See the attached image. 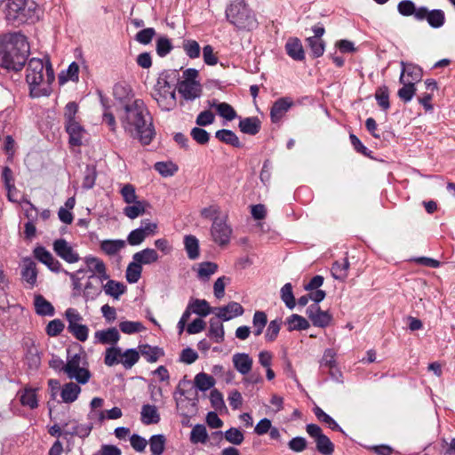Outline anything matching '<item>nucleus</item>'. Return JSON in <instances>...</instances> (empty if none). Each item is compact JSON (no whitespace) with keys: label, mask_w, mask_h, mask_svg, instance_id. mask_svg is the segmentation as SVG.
<instances>
[{"label":"nucleus","mask_w":455,"mask_h":455,"mask_svg":"<svg viewBox=\"0 0 455 455\" xmlns=\"http://www.w3.org/2000/svg\"><path fill=\"white\" fill-rule=\"evenodd\" d=\"M124 129L132 137L138 138L144 145H148L155 130L149 113L141 100H135L124 107V114L121 116Z\"/></svg>","instance_id":"f257e3e1"},{"label":"nucleus","mask_w":455,"mask_h":455,"mask_svg":"<svg viewBox=\"0 0 455 455\" xmlns=\"http://www.w3.org/2000/svg\"><path fill=\"white\" fill-rule=\"evenodd\" d=\"M29 50L26 36L20 33L0 36V66L8 70H20L25 65Z\"/></svg>","instance_id":"f03ea898"},{"label":"nucleus","mask_w":455,"mask_h":455,"mask_svg":"<svg viewBox=\"0 0 455 455\" xmlns=\"http://www.w3.org/2000/svg\"><path fill=\"white\" fill-rule=\"evenodd\" d=\"M54 80V72L49 60L44 63L39 58H32L26 69V81L32 97H41L48 92L50 84Z\"/></svg>","instance_id":"7ed1b4c3"},{"label":"nucleus","mask_w":455,"mask_h":455,"mask_svg":"<svg viewBox=\"0 0 455 455\" xmlns=\"http://www.w3.org/2000/svg\"><path fill=\"white\" fill-rule=\"evenodd\" d=\"M177 70H167L162 72L154 86L152 97L158 106L165 111L173 109L176 106V94L173 83L178 80Z\"/></svg>","instance_id":"20e7f679"},{"label":"nucleus","mask_w":455,"mask_h":455,"mask_svg":"<svg viewBox=\"0 0 455 455\" xmlns=\"http://www.w3.org/2000/svg\"><path fill=\"white\" fill-rule=\"evenodd\" d=\"M226 17L238 30L251 31L258 28L256 15L244 0H235L226 9Z\"/></svg>","instance_id":"39448f33"},{"label":"nucleus","mask_w":455,"mask_h":455,"mask_svg":"<svg viewBox=\"0 0 455 455\" xmlns=\"http://www.w3.org/2000/svg\"><path fill=\"white\" fill-rule=\"evenodd\" d=\"M65 373L70 379H75L80 385L89 382L92 373L89 370V363L86 353L80 349L77 353L68 350Z\"/></svg>","instance_id":"423d86ee"},{"label":"nucleus","mask_w":455,"mask_h":455,"mask_svg":"<svg viewBox=\"0 0 455 455\" xmlns=\"http://www.w3.org/2000/svg\"><path fill=\"white\" fill-rule=\"evenodd\" d=\"M5 3L4 12L7 20L11 22L24 23L33 20L36 10V4L33 0H0Z\"/></svg>","instance_id":"0eeeda50"},{"label":"nucleus","mask_w":455,"mask_h":455,"mask_svg":"<svg viewBox=\"0 0 455 455\" xmlns=\"http://www.w3.org/2000/svg\"><path fill=\"white\" fill-rule=\"evenodd\" d=\"M65 317L68 321V331L77 340L84 342L88 339L89 328L83 324V316L73 307H69L65 311Z\"/></svg>","instance_id":"6e6552de"},{"label":"nucleus","mask_w":455,"mask_h":455,"mask_svg":"<svg viewBox=\"0 0 455 455\" xmlns=\"http://www.w3.org/2000/svg\"><path fill=\"white\" fill-rule=\"evenodd\" d=\"M307 433L315 440L316 450L322 455H331L334 451V444L331 439L323 433L322 428L316 424H308L306 427Z\"/></svg>","instance_id":"1a4fd4ad"},{"label":"nucleus","mask_w":455,"mask_h":455,"mask_svg":"<svg viewBox=\"0 0 455 455\" xmlns=\"http://www.w3.org/2000/svg\"><path fill=\"white\" fill-rule=\"evenodd\" d=\"M228 215L223 214L221 218H215L213 220L211 235L212 240L220 246L227 245L232 235V228L227 223Z\"/></svg>","instance_id":"9d476101"},{"label":"nucleus","mask_w":455,"mask_h":455,"mask_svg":"<svg viewBox=\"0 0 455 455\" xmlns=\"http://www.w3.org/2000/svg\"><path fill=\"white\" fill-rule=\"evenodd\" d=\"M55 253L66 262L72 264L79 261L80 256L71 244L63 238L57 239L52 243Z\"/></svg>","instance_id":"9b49d317"},{"label":"nucleus","mask_w":455,"mask_h":455,"mask_svg":"<svg viewBox=\"0 0 455 455\" xmlns=\"http://www.w3.org/2000/svg\"><path fill=\"white\" fill-rule=\"evenodd\" d=\"M416 20H427V23L434 28H441L445 21V14L442 10L435 9L429 11L427 7H419L416 13Z\"/></svg>","instance_id":"f8f14e48"},{"label":"nucleus","mask_w":455,"mask_h":455,"mask_svg":"<svg viewBox=\"0 0 455 455\" xmlns=\"http://www.w3.org/2000/svg\"><path fill=\"white\" fill-rule=\"evenodd\" d=\"M84 262L88 267V270L92 272L89 276L90 280L98 279L102 284L104 281L109 278L107 273L105 263L99 258L89 256L84 258Z\"/></svg>","instance_id":"ddd939ff"},{"label":"nucleus","mask_w":455,"mask_h":455,"mask_svg":"<svg viewBox=\"0 0 455 455\" xmlns=\"http://www.w3.org/2000/svg\"><path fill=\"white\" fill-rule=\"evenodd\" d=\"M33 256L54 273H60L63 270L61 263L44 246L35 247Z\"/></svg>","instance_id":"4468645a"},{"label":"nucleus","mask_w":455,"mask_h":455,"mask_svg":"<svg viewBox=\"0 0 455 455\" xmlns=\"http://www.w3.org/2000/svg\"><path fill=\"white\" fill-rule=\"evenodd\" d=\"M243 312V307L238 302L235 301H231L224 307H213V314L222 321H229L242 315Z\"/></svg>","instance_id":"2eb2a0df"},{"label":"nucleus","mask_w":455,"mask_h":455,"mask_svg":"<svg viewBox=\"0 0 455 455\" xmlns=\"http://www.w3.org/2000/svg\"><path fill=\"white\" fill-rule=\"evenodd\" d=\"M37 267L36 262L31 258H24L21 262V278L30 288L36 284Z\"/></svg>","instance_id":"dca6fc26"},{"label":"nucleus","mask_w":455,"mask_h":455,"mask_svg":"<svg viewBox=\"0 0 455 455\" xmlns=\"http://www.w3.org/2000/svg\"><path fill=\"white\" fill-rule=\"evenodd\" d=\"M292 106L293 100L289 97H283L275 100L270 110L271 121L278 123Z\"/></svg>","instance_id":"f3484780"},{"label":"nucleus","mask_w":455,"mask_h":455,"mask_svg":"<svg viewBox=\"0 0 455 455\" xmlns=\"http://www.w3.org/2000/svg\"><path fill=\"white\" fill-rule=\"evenodd\" d=\"M92 429V424H79L75 420H70L64 426L63 433L69 435H77L80 438L87 437Z\"/></svg>","instance_id":"a211bd4d"},{"label":"nucleus","mask_w":455,"mask_h":455,"mask_svg":"<svg viewBox=\"0 0 455 455\" xmlns=\"http://www.w3.org/2000/svg\"><path fill=\"white\" fill-rule=\"evenodd\" d=\"M178 92L186 100H194L199 98L202 92V87L199 83L180 82Z\"/></svg>","instance_id":"6ab92c4d"},{"label":"nucleus","mask_w":455,"mask_h":455,"mask_svg":"<svg viewBox=\"0 0 455 455\" xmlns=\"http://www.w3.org/2000/svg\"><path fill=\"white\" fill-rule=\"evenodd\" d=\"M235 369L242 375H247L252 368L253 360L245 353H236L232 357Z\"/></svg>","instance_id":"aec40b11"},{"label":"nucleus","mask_w":455,"mask_h":455,"mask_svg":"<svg viewBox=\"0 0 455 455\" xmlns=\"http://www.w3.org/2000/svg\"><path fill=\"white\" fill-rule=\"evenodd\" d=\"M285 51L289 57L297 61L305 59V52L300 40L297 37L289 38L285 44Z\"/></svg>","instance_id":"412c9836"},{"label":"nucleus","mask_w":455,"mask_h":455,"mask_svg":"<svg viewBox=\"0 0 455 455\" xmlns=\"http://www.w3.org/2000/svg\"><path fill=\"white\" fill-rule=\"evenodd\" d=\"M95 341L100 344L116 345L120 339V334L115 327L107 330L97 331L94 333Z\"/></svg>","instance_id":"4be33fe9"},{"label":"nucleus","mask_w":455,"mask_h":455,"mask_svg":"<svg viewBox=\"0 0 455 455\" xmlns=\"http://www.w3.org/2000/svg\"><path fill=\"white\" fill-rule=\"evenodd\" d=\"M34 307L36 313L42 316H52L55 314V309L52 304L45 299L41 294H36L34 297Z\"/></svg>","instance_id":"5701e85b"},{"label":"nucleus","mask_w":455,"mask_h":455,"mask_svg":"<svg viewBox=\"0 0 455 455\" xmlns=\"http://www.w3.org/2000/svg\"><path fill=\"white\" fill-rule=\"evenodd\" d=\"M221 319L218 316L210 319V327L208 331V337L212 339L216 343H221L224 340L225 331Z\"/></svg>","instance_id":"b1692460"},{"label":"nucleus","mask_w":455,"mask_h":455,"mask_svg":"<svg viewBox=\"0 0 455 455\" xmlns=\"http://www.w3.org/2000/svg\"><path fill=\"white\" fill-rule=\"evenodd\" d=\"M66 131L69 135V143L72 146H80L84 134V129L78 121L66 124Z\"/></svg>","instance_id":"393cba45"},{"label":"nucleus","mask_w":455,"mask_h":455,"mask_svg":"<svg viewBox=\"0 0 455 455\" xmlns=\"http://www.w3.org/2000/svg\"><path fill=\"white\" fill-rule=\"evenodd\" d=\"M80 393L81 387L79 384L71 381L63 385L60 396L64 403H71L77 399Z\"/></svg>","instance_id":"a878e982"},{"label":"nucleus","mask_w":455,"mask_h":455,"mask_svg":"<svg viewBox=\"0 0 455 455\" xmlns=\"http://www.w3.org/2000/svg\"><path fill=\"white\" fill-rule=\"evenodd\" d=\"M401 74H403L408 82L416 84L421 80L422 69L419 66L411 63L406 64L404 61H401Z\"/></svg>","instance_id":"bb28decb"},{"label":"nucleus","mask_w":455,"mask_h":455,"mask_svg":"<svg viewBox=\"0 0 455 455\" xmlns=\"http://www.w3.org/2000/svg\"><path fill=\"white\" fill-rule=\"evenodd\" d=\"M208 103L211 108H216L218 114L221 117L227 119L228 121L234 120L237 116L234 108L227 102H219L217 100H213Z\"/></svg>","instance_id":"cd10ccee"},{"label":"nucleus","mask_w":455,"mask_h":455,"mask_svg":"<svg viewBox=\"0 0 455 455\" xmlns=\"http://www.w3.org/2000/svg\"><path fill=\"white\" fill-rule=\"evenodd\" d=\"M132 259L137 260L141 266L149 265L159 259L157 251L151 248H146L133 254Z\"/></svg>","instance_id":"c85d7f7f"},{"label":"nucleus","mask_w":455,"mask_h":455,"mask_svg":"<svg viewBox=\"0 0 455 455\" xmlns=\"http://www.w3.org/2000/svg\"><path fill=\"white\" fill-rule=\"evenodd\" d=\"M399 82L403 86L398 90L397 95L403 101L409 102L416 92L415 84L408 82L403 74L400 75Z\"/></svg>","instance_id":"c756f323"},{"label":"nucleus","mask_w":455,"mask_h":455,"mask_svg":"<svg viewBox=\"0 0 455 455\" xmlns=\"http://www.w3.org/2000/svg\"><path fill=\"white\" fill-rule=\"evenodd\" d=\"M240 131L245 134L255 135L260 130V121L258 117H246L239 122Z\"/></svg>","instance_id":"7c9ffc66"},{"label":"nucleus","mask_w":455,"mask_h":455,"mask_svg":"<svg viewBox=\"0 0 455 455\" xmlns=\"http://www.w3.org/2000/svg\"><path fill=\"white\" fill-rule=\"evenodd\" d=\"M140 414L141 421L146 425L156 424L160 421V415L155 405H143Z\"/></svg>","instance_id":"2f4dec72"},{"label":"nucleus","mask_w":455,"mask_h":455,"mask_svg":"<svg viewBox=\"0 0 455 455\" xmlns=\"http://www.w3.org/2000/svg\"><path fill=\"white\" fill-rule=\"evenodd\" d=\"M140 359V352L134 348L121 350L120 363L125 369L132 368Z\"/></svg>","instance_id":"473e14b6"},{"label":"nucleus","mask_w":455,"mask_h":455,"mask_svg":"<svg viewBox=\"0 0 455 455\" xmlns=\"http://www.w3.org/2000/svg\"><path fill=\"white\" fill-rule=\"evenodd\" d=\"M102 289L108 296L118 299L119 297L125 292V285L122 283L108 279L107 283L102 285Z\"/></svg>","instance_id":"72a5a7b5"},{"label":"nucleus","mask_w":455,"mask_h":455,"mask_svg":"<svg viewBox=\"0 0 455 455\" xmlns=\"http://www.w3.org/2000/svg\"><path fill=\"white\" fill-rule=\"evenodd\" d=\"M215 137L221 142L231 145L235 148H241L242 143L236 134L231 130H219L215 133Z\"/></svg>","instance_id":"f704fd0d"},{"label":"nucleus","mask_w":455,"mask_h":455,"mask_svg":"<svg viewBox=\"0 0 455 455\" xmlns=\"http://www.w3.org/2000/svg\"><path fill=\"white\" fill-rule=\"evenodd\" d=\"M148 204L146 201H138L124 208V214L131 220H134L146 212Z\"/></svg>","instance_id":"c9c22d12"},{"label":"nucleus","mask_w":455,"mask_h":455,"mask_svg":"<svg viewBox=\"0 0 455 455\" xmlns=\"http://www.w3.org/2000/svg\"><path fill=\"white\" fill-rule=\"evenodd\" d=\"M140 355H141L148 362L155 363L158 358L164 355V352L157 347L149 345H141L139 347Z\"/></svg>","instance_id":"e433bc0d"},{"label":"nucleus","mask_w":455,"mask_h":455,"mask_svg":"<svg viewBox=\"0 0 455 455\" xmlns=\"http://www.w3.org/2000/svg\"><path fill=\"white\" fill-rule=\"evenodd\" d=\"M148 444L152 455H162L165 449L166 438L164 435H152Z\"/></svg>","instance_id":"4c0bfd02"},{"label":"nucleus","mask_w":455,"mask_h":455,"mask_svg":"<svg viewBox=\"0 0 455 455\" xmlns=\"http://www.w3.org/2000/svg\"><path fill=\"white\" fill-rule=\"evenodd\" d=\"M125 246L124 240H104L100 243V249L108 255L114 256Z\"/></svg>","instance_id":"58836bf2"},{"label":"nucleus","mask_w":455,"mask_h":455,"mask_svg":"<svg viewBox=\"0 0 455 455\" xmlns=\"http://www.w3.org/2000/svg\"><path fill=\"white\" fill-rule=\"evenodd\" d=\"M142 273V266L137 261L132 259V262L128 264L125 272V277L128 283H137Z\"/></svg>","instance_id":"ea45409f"},{"label":"nucleus","mask_w":455,"mask_h":455,"mask_svg":"<svg viewBox=\"0 0 455 455\" xmlns=\"http://www.w3.org/2000/svg\"><path fill=\"white\" fill-rule=\"evenodd\" d=\"M184 244L188 253V257L190 259H196L199 257L198 239L192 235H186L184 238Z\"/></svg>","instance_id":"a19ab883"},{"label":"nucleus","mask_w":455,"mask_h":455,"mask_svg":"<svg viewBox=\"0 0 455 455\" xmlns=\"http://www.w3.org/2000/svg\"><path fill=\"white\" fill-rule=\"evenodd\" d=\"M288 326V331H302L307 330L309 327L308 321L301 315L297 314L291 315L289 318H287L286 323Z\"/></svg>","instance_id":"79ce46f5"},{"label":"nucleus","mask_w":455,"mask_h":455,"mask_svg":"<svg viewBox=\"0 0 455 455\" xmlns=\"http://www.w3.org/2000/svg\"><path fill=\"white\" fill-rule=\"evenodd\" d=\"M195 386L201 391L211 389L215 385V379L212 376L204 372L196 375L194 379Z\"/></svg>","instance_id":"37998d69"},{"label":"nucleus","mask_w":455,"mask_h":455,"mask_svg":"<svg viewBox=\"0 0 455 455\" xmlns=\"http://www.w3.org/2000/svg\"><path fill=\"white\" fill-rule=\"evenodd\" d=\"M193 313L200 315L206 316L209 314H213V307H211L205 299H194L188 304Z\"/></svg>","instance_id":"c03bdc74"},{"label":"nucleus","mask_w":455,"mask_h":455,"mask_svg":"<svg viewBox=\"0 0 455 455\" xmlns=\"http://www.w3.org/2000/svg\"><path fill=\"white\" fill-rule=\"evenodd\" d=\"M121 350L122 348L116 346L108 347L105 351L104 363L108 367L119 364Z\"/></svg>","instance_id":"a18cd8bd"},{"label":"nucleus","mask_w":455,"mask_h":455,"mask_svg":"<svg viewBox=\"0 0 455 455\" xmlns=\"http://www.w3.org/2000/svg\"><path fill=\"white\" fill-rule=\"evenodd\" d=\"M208 433L204 425H196L190 433V442L192 443H205L208 441Z\"/></svg>","instance_id":"49530a36"},{"label":"nucleus","mask_w":455,"mask_h":455,"mask_svg":"<svg viewBox=\"0 0 455 455\" xmlns=\"http://www.w3.org/2000/svg\"><path fill=\"white\" fill-rule=\"evenodd\" d=\"M349 262L347 259H344L343 262H334L331 267V275L334 279L344 281L347 276Z\"/></svg>","instance_id":"de8ad7c7"},{"label":"nucleus","mask_w":455,"mask_h":455,"mask_svg":"<svg viewBox=\"0 0 455 455\" xmlns=\"http://www.w3.org/2000/svg\"><path fill=\"white\" fill-rule=\"evenodd\" d=\"M267 323V317L266 313L263 311H256L252 318V325L254 328L253 334L257 337L261 335Z\"/></svg>","instance_id":"09e8293b"},{"label":"nucleus","mask_w":455,"mask_h":455,"mask_svg":"<svg viewBox=\"0 0 455 455\" xmlns=\"http://www.w3.org/2000/svg\"><path fill=\"white\" fill-rule=\"evenodd\" d=\"M20 403L23 406H28L30 409H35L38 405L36 390L32 388H26L20 395Z\"/></svg>","instance_id":"8fccbe9b"},{"label":"nucleus","mask_w":455,"mask_h":455,"mask_svg":"<svg viewBox=\"0 0 455 455\" xmlns=\"http://www.w3.org/2000/svg\"><path fill=\"white\" fill-rule=\"evenodd\" d=\"M307 42L314 58H318L323 54L325 44L322 38L307 37Z\"/></svg>","instance_id":"3c124183"},{"label":"nucleus","mask_w":455,"mask_h":455,"mask_svg":"<svg viewBox=\"0 0 455 455\" xmlns=\"http://www.w3.org/2000/svg\"><path fill=\"white\" fill-rule=\"evenodd\" d=\"M173 46L171 40L164 36H159L156 40V50L160 57H164L171 52Z\"/></svg>","instance_id":"603ef678"},{"label":"nucleus","mask_w":455,"mask_h":455,"mask_svg":"<svg viewBox=\"0 0 455 455\" xmlns=\"http://www.w3.org/2000/svg\"><path fill=\"white\" fill-rule=\"evenodd\" d=\"M155 170L164 177H170L178 171V166L172 162H157L155 164Z\"/></svg>","instance_id":"864d4df0"},{"label":"nucleus","mask_w":455,"mask_h":455,"mask_svg":"<svg viewBox=\"0 0 455 455\" xmlns=\"http://www.w3.org/2000/svg\"><path fill=\"white\" fill-rule=\"evenodd\" d=\"M281 298L286 307L290 309L294 308L296 302L292 292V286L290 283H285L281 289Z\"/></svg>","instance_id":"5fc2aeb1"},{"label":"nucleus","mask_w":455,"mask_h":455,"mask_svg":"<svg viewBox=\"0 0 455 455\" xmlns=\"http://www.w3.org/2000/svg\"><path fill=\"white\" fill-rule=\"evenodd\" d=\"M218 269V265L213 262H202L198 266L197 275L201 279H208Z\"/></svg>","instance_id":"6e6d98bb"},{"label":"nucleus","mask_w":455,"mask_h":455,"mask_svg":"<svg viewBox=\"0 0 455 455\" xmlns=\"http://www.w3.org/2000/svg\"><path fill=\"white\" fill-rule=\"evenodd\" d=\"M101 288L95 285L92 280L88 281L84 286L83 296L85 301L94 300L101 294Z\"/></svg>","instance_id":"4d7b16f0"},{"label":"nucleus","mask_w":455,"mask_h":455,"mask_svg":"<svg viewBox=\"0 0 455 455\" xmlns=\"http://www.w3.org/2000/svg\"><path fill=\"white\" fill-rule=\"evenodd\" d=\"M375 99L379 104V106L387 110L389 108V95H388V88L387 86L379 87L375 92Z\"/></svg>","instance_id":"13d9d810"},{"label":"nucleus","mask_w":455,"mask_h":455,"mask_svg":"<svg viewBox=\"0 0 455 455\" xmlns=\"http://www.w3.org/2000/svg\"><path fill=\"white\" fill-rule=\"evenodd\" d=\"M119 328L125 334H133L142 331L145 328L140 322L124 321L119 323Z\"/></svg>","instance_id":"bf43d9fd"},{"label":"nucleus","mask_w":455,"mask_h":455,"mask_svg":"<svg viewBox=\"0 0 455 455\" xmlns=\"http://www.w3.org/2000/svg\"><path fill=\"white\" fill-rule=\"evenodd\" d=\"M183 49L186 54L191 58L196 59L200 56V45L199 44L192 39L183 41Z\"/></svg>","instance_id":"052dcab7"},{"label":"nucleus","mask_w":455,"mask_h":455,"mask_svg":"<svg viewBox=\"0 0 455 455\" xmlns=\"http://www.w3.org/2000/svg\"><path fill=\"white\" fill-rule=\"evenodd\" d=\"M64 323L60 319H53L45 327V332L50 337L59 336L64 330Z\"/></svg>","instance_id":"680f3d73"},{"label":"nucleus","mask_w":455,"mask_h":455,"mask_svg":"<svg viewBox=\"0 0 455 455\" xmlns=\"http://www.w3.org/2000/svg\"><path fill=\"white\" fill-rule=\"evenodd\" d=\"M397 10L399 13L403 16L414 15V17L416 18V13L419 11V8H416L412 1L403 0L398 4Z\"/></svg>","instance_id":"e2e57ef3"},{"label":"nucleus","mask_w":455,"mask_h":455,"mask_svg":"<svg viewBox=\"0 0 455 455\" xmlns=\"http://www.w3.org/2000/svg\"><path fill=\"white\" fill-rule=\"evenodd\" d=\"M120 193L122 195L124 201L127 204H132V203L139 201L137 200L138 196L136 195L135 188L132 184L124 185L120 190Z\"/></svg>","instance_id":"0e129e2a"},{"label":"nucleus","mask_w":455,"mask_h":455,"mask_svg":"<svg viewBox=\"0 0 455 455\" xmlns=\"http://www.w3.org/2000/svg\"><path fill=\"white\" fill-rule=\"evenodd\" d=\"M314 411L316 418L320 421L326 423L330 428H331L332 430L341 431V428L339 427L338 423L331 416L325 413L321 408L316 407L315 408Z\"/></svg>","instance_id":"69168bd1"},{"label":"nucleus","mask_w":455,"mask_h":455,"mask_svg":"<svg viewBox=\"0 0 455 455\" xmlns=\"http://www.w3.org/2000/svg\"><path fill=\"white\" fill-rule=\"evenodd\" d=\"M225 439L235 445H239L243 442L244 436L238 428L231 427L225 432Z\"/></svg>","instance_id":"338daca9"},{"label":"nucleus","mask_w":455,"mask_h":455,"mask_svg":"<svg viewBox=\"0 0 455 455\" xmlns=\"http://www.w3.org/2000/svg\"><path fill=\"white\" fill-rule=\"evenodd\" d=\"M78 112V105L74 102H68L64 108L65 124L76 122V114Z\"/></svg>","instance_id":"774afa93"}]
</instances>
